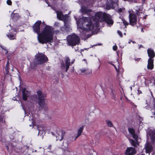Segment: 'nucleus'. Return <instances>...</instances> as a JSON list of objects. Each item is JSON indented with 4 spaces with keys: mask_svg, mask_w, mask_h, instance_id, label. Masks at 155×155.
I'll return each mask as SVG.
<instances>
[{
    "mask_svg": "<svg viewBox=\"0 0 155 155\" xmlns=\"http://www.w3.org/2000/svg\"><path fill=\"white\" fill-rule=\"evenodd\" d=\"M41 23V21H38L35 23L32 26L34 31L38 35L37 38L38 42L42 44L48 42V30L43 29L40 31V26Z\"/></svg>",
    "mask_w": 155,
    "mask_h": 155,
    "instance_id": "1",
    "label": "nucleus"
},
{
    "mask_svg": "<svg viewBox=\"0 0 155 155\" xmlns=\"http://www.w3.org/2000/svg\"><path fill=\"white\" fill-rule=\"evenodd\" d=\"M95 17L97 21L101 22H105L108 24L112 25L114 22L110 18V15L106 12H99L95 13Z\"/></svg>",
    "mask_w": 155,
    "mask_h": 155,
    "instance_id": "2",
    "label": "nucleus"
},
{
    "mask_svg": "<svg viewBox=\"0 0 155 155\" xmlns=\"http://www.w3.org/2000/svg\"><path fill=\"white\" fill-rule=\"evenodd\" d=\"M80 41L79 37L75 34L70 35L67 37L68 45L69 46H75L80 42Z\"/></svg>",
    "mask_w": 155,
    "mask_h": 155,
    "instance_id": "3",
    "label": "nucleus"
},
{
    "mask_svg": "<svg viewBox=\"0 0 155 155\" xmlns=\"http://www.w3.org/2000/svg\"><path fill=\"white\" fill-rule=\"evenodd\" d=\"M74 61V60L71 62V60L69 57H67L64 60V63L63 61L61 62V68L62 71L67 72L71 64H73Z\"/></svg>",
    "mask_w": 155,
    "mask_h": 155,
    "instance_id": "4",
    "label": "nucleus"
},
{
    "mask_svg": "<svg viewBox=\"0 0 155 155\" xmlns=\"http://www.w3.org/2000/svg\"><path fill=\"white\" fill-rule=\"evenodd\" d=\"M48 61V58L45 55L40 54L34 60L33 66L35 67L38 64H42Z\"/></svg>",
    "mask_w": 155,
    "mask_h": 155,
    "instance_id": "5",
    "label": "nucleus"
},
{
    "mask_svg": "<svg viewBox=\"0 0 155 155\" xmlns=\"http://www.w3.org/2000/svg\"><path fill=\"white\" fill-rule=\"evenodd\" d=\"M54 128L55 130L54 132H51V134L55 136L56 137V140H59L61 141L63 138L64 136V133H63L62 131L60 130H58L56 126L54 125Z\"/></svg>",
    "mask_w": 155,
    "mask_h": 155,
    "instance_id": "6",
    "label": "nucleus"
},
{
    "mask_svg": "<svg viewBox=\"0 0 155 155\" xmlns=\"http://www.w3.org/2000/svg\"><path fill=\"white\" fill-rule=\"evenodd\" d=\"M85 19H88L87 23L86 24V28L87 31H90L93 29L94 28H97L99 26L98 21H97L94 23H93L91 19L88 17H86Z\"/></svg>",
    "mask_w": 155,
    "mask_h": 155,
    "instance_id": "7",
    "label": "nucleus"
},
{
    "mask_svg": "<svg viewBox=\"0 0 155 155\" xmlns=\"http://www.w3.org/2000/svg\"><path fill=\"white\" fill-rule=\"evenodd\" d=\"M37 93L38 100V101H37L38 103L40 106L42 108L44 107L45 104L44 100L45 96L42 94L41 91H37Z\"/></svg>",
    "mask_w": 155,
    "mask_h": 155,
    "instance_id": "8",
    "label": "nucleus"
},
{
    "mask_svg": "<svg viewBox=\"0 0 155 155\" xmlns=\"http://www.w3.org/2000/svg\"><path fill=\"white\" fill-rule=\"evenodd\" d=\"M57 18L60 20H65L68 19V14L64 15L61 11L57 10L56 11Z\"/></svg>",
    "mask_w": 155,
    "mask_h": 155,
    "instance_id": "9",
    "label": "nucleus"
},
{
    "mask_svg": "<svg viewBox=\"0 0 155 155\" xmlns=\"http://www.w3.org/2000/svg\"><path fill=\"white\" fill-rule=\"evenodd\" d=\"M59 32V31L58 30H53V28L52 29L51 27L49 26V44L52 42L54 35H57Z\"/></svg>",
    "mask_w": 155,
    "mask_h": 155,
    "instance_id": "10",
    "label": "nucleus"
},
{
    "mask_svg": "<svg viewBox=\"0 0 155 155\" xmlns=\"http://www.w3.org/2000/svg\"><path fill=\"white\" fill-rule=\"evenodd\" d=\"M129 18V22L130 25L133 26L136 24L137 18V16L135 14L130 13Z\"/></svg>",
    "mask_w": 155,
    "mask_h": 155,
    "instance_id": "11",
    "label": "nucleus"
},
{
    "mask_svg": "<svg viewBox=\"0 0 155 155\" xmlns=\"http://www.w3.org/2000/svg\"><path fill=\"white\" fill-rule=\"evenodd\" d=\"M136 153L135 148L132 147L127 148L125 152L126 155H134Z\"/></svg>",
    "mask_w": 155,
    "mask_h": 155,
    "instance_id": "12",
    "label": "nucleus"
},
{
    "mask_svg": "<svg viewBox=\"0 0 155 155\" xmlns=\"http://www.w3.org/2000/svg\"><path fill=\"white\" fill-rule=\"evenodd\" d=\"M22 92L23 99L24 101H26L28 97H29L30 94V92L26 90L25 88H24L22 89Z\"/></svg>",
    "mask_w": 155,
    "mask_h": 155,
    "instance_id": "13",
    "label": "nucleus"
},
{
    "mask_svg": "<svg viewBox=\"0 0 155 155\" xmlns=\"http://www.w3.org/2000/svg\"><path fill=\"white\" fill-rule=\"evenodd\" d=\"M147 53L149 58L150 59H154L153 58L155 56V53L154 50L151 48H149L147 50Z\"/></svg>",
    "mask_w": 155,
    "mask_h": 155,
    "instance_id": "14",
    "label": "nucleus"
},
{
    "mask_svg": "<svg viewBox=\"0 0 155 155\" xmlns=\"http://www.w3.org/2000/svg\"><path fill=\"white\" fill-rule=\"evenodd\" d=\"M154 59H150L149 58L148 60V64L147 65V68L148 69L152 70L153 68Z\"/></svg>",
    "mask_w": 155,
    "mask_h": 155,
    "instance_id": "15",
    "label": "nucleus"
},
{
    "mask_svg": "<svg viewBox=\"0 0 155 155\" xmlns=\"http://www.w3.org/2000/svg\"><path fill=\"white\" fill-rule=\"evenodd\" d=\"M81 11L83 14H87L88 15H90V13L91 12L92 10L87 7H85L81 8Z\"/></svg>",
    "mask_w": 155,
    "mask_h": 155,
    "instance_id": "16",
    "label": "nucleus"
},
{
    "mask_svg": "<svg viewBox=\"0 0 155 155\" xmlns=\"http://www.w3.org/2000/svg\"><path fill=\"white\" fill-rule=\"evenodd\" d=\"M16 34H12V32L9 31V32L7 34V36L10 40H14L16 38Z\"/></svg>",
    "mask_w": 155,
    "mask_h": 155,
    "instance_id": "17",
    "label": "nucleus"
},
{
    "mask_svg": "<svg viewBox=\"0 0 155 155\" xmlns=\"http://www.w3.org/2000/svg\"><path fill=\"white\" fill-rule=\"evenodd\" d=\"M11 17L12 19L14 21L17 20L20 18V16L18 14L13 12L12 13Z\"/></svg>",
    "mask_w": 155,
    "mask_h": 155,
    "instance_id": "18",
    "label": "nucleus"
},
{
    "mask_svg": "<svg viewBox=\"0 0 155 155\" xmlns=\"http://www.w3.org/2000/svg\"><path fill=\"white\" fill-rule=\"evenodd\" d=\"M85 127V125H83L79 128L78 131V134L76 137L75 140L78 137H79L83 131V129Z\"/></svg>",
    "mask_w": 155,
    "mask_h": 155,
    "instance_id": "19",
    "label": "nucleus"
},
{
    "mask_svg": "<svg viewBox=\"0 0 155 155\" xmlns=\"http://www.w3.org/2000/svg\"><path fill=\"white\" fill-rule=\"evenodd\" d=\"M70 27H68L64 26L60 28V30L63 32V33H67L70 31Z\"/></svg>",
    "mask_w": 155,
    "mask_h": 155,
    "instance_id": "20",
    "label": "nucleus"
},
{
    "mask_svg": "<svg viewBox=\"0 0 155 155\" xmlns=\"http://www.w3.org/2000/svg\"><path fill=\"white\" fill-rule=\"evenodd\" d=\"M37 128L38 130V135L43 134L45 130V128L41 126L38 125L37 126Z\"/></svg>",
    "mask_w": 155,
    "mask_h": 155,
    "instance_id": "21",
    "label": "nucleus"
},
{
    "mask_svg": "<svg viewBox=\"0 0 155 155\" xmlns=\"http://www.w3.org/2000/svg\"><path fill=\"white\" fill-rule=\"evenodd\" d=\"M128 130L129 133L133 136L134 138H135L136 136L137 137V135L135 133V131L134 129L129 128L128 129Z\"/></svg>",
    "mask_w": 155,
    "mask_h": 155,
    "instance_id": "22",
    "label": "nucleus"
},
{
    "mask_svg": "<svg viewBox=\"0 0 155 155\" xmlns=\"http://www.w3.org/2000/svg\"><path fill=\"white\" fill-rule=\"evenodd\" d=\"M110 95L111 97V98L113 99L115 101H116V93L113 89H111Z\"/></svg>",
    "mask_w": 155,
    "mask_h": 155,
    "instance_id": "23",
    "label": "nucleus"
},
{
    "mask_svg": "<svg viewBox=\"0 0 155 155\" xmlns=\"http://www.w3.org/2000/svg\"><path fill=\"white\" fill-rule=\"evenodd\" d=\"M152 147L151 145L147 146L146 148V153H150L152 151Z\"/></svg>",
    "mask_w": 155,
    "mask_h": 155,
    "instance_id": "24",
    "label": "nucleus"
},
{
    "mask_svg": "<svg viewBox=\"0 0 155 155\" xmlns=\"http://www.w3.org/2000/svg\"><path fill=\"white\" fill-rule=\"evenodd\" d=\"M147 134L149 135L150 136L155 135V130L150 129L149 130Z\"/></svg>",
    "mask_w": 155,
    "mask_h": 155,
    "instance_id": "25",
    "label": "nucleus"
},
{
    "mask_svg": "<svg viewBox=\"0 0 155 155\" xmlns=\"http://www.w3.org/2000/svg\"><path fill=\"white\" fill-rule=\"evenodd\" d=\"M41 27H43V29H47L48 30V26L46 25L44 22H42L41 25Z\"/></svg>",
    "mask_w": 155,
    "mask_h": 155,
    "instance_id": "26",
    "label": "nucleus"
},
{
    "mask_svg": "<svg viewBox=\"0 0 155 155\" xmlns=\"http://www.w3.org/2000/svg\"><path fill=\"white\" fill-rule=\"evenodd\" d=\"M106 122L108 126L110 127H113V124L111 121L108 120H106Z\"/></svg>",
    "mask_w": 155,
    "mask_h": 155,
    "instance_id": "27",
    "label": "nucleus"
},
{
    "mask_svg": "<svg viewBox=\"0 0 155 155\" xmlns=\"http://www.w3.org/2000/svg\"><path fill=\"white\" fill-rule=\"evenodd\" d=\"M68 19H67L65 20H63L64 23V26L65 27H70L68 23Z\"/></svg>",
    "mask_w": 155,
    "mask_h": 155,
    "instance_id": "28",
    "label": "nucleus"
},
{
    "mask_svg": "<svg viewBox=\"0 0 155 155\" xmlns=\"http://www.w3.org/2000/svg\"><path fill=\"white\" fill-rule=\"evenodd\" d=\"M123 21V23L124 25H125V28L126 27V26L128 25H129V23L127 22V21L125 20L124 19H122Z\"/></svg>",
    "mask_w": 155,
    "mask_h": 155,
    "instance_id": "29",
    "label": "nucleus"
},
{
    "mask_svg": "<svg viewBox=\"0 0 155 155\" xmlns=\"http://www.w3.org/2000/svg\"><path fill=\"white\" fill-rule=\"evenodd\" d=\"M131 145L132 146L136 147V141L134 140H131Z\"/></svg>",
    "mask_w": 155,
    "mask_h": 155,
    "instance_id": "30",
    "label": "nucleus"
},
{
    "mask_svg": "<svg viewBox=\"0 0 155 155\" xmlns=\"http://www.w3.org/2000/svg\"><path fill=\"white\" fill-rule=\"evenodd\" d=\"M58 74L59 76H60V74H61V77L62 78H64V75L62 71H59L58 72Z\"/></svg>",
    "mask_w": 155,
    "mask_h": 155,
    "instance_id": "31",
    "label": "nucleus"
},
{
    "mask_svg": "<svg viewBox=\"0 0 155 155\" xmlns=\"http://www.w3.org/2000/svg\"><path fill=\"white\" fill-rule=\"evenodd\" d=\"M117 33L120 37L122 38L123 37V34L121 31L119 30H118L117 31Z\"/></svg>",
    "mask_w": 155,
    "mask_h": 155,
    "instance_id": "32",
    "label": "nucleus"
},
{
    "mask_svg": "<svg viewBox=\"0 0 155 155\" xmlns=\"http://www.w3.org/2000/svg\"><path fill=\"white\" fill-rule=\"evenodd\" d=\"M54 26L58 27H60V24L58 22H56L54 23Z\"/></svg>",
    "mask_w": 155,
    "mask_h": 155,
    "instance_id": "33",
    "label": "nucleus"
},
{
    "mask_svg": "<svg viewBox=\"0 0 155 155\" xmlns=\"http://www.w3.org/2000/svg\"><path fill=\"white\" fill-rule=\"evenodd\" d=\"M9 66H6L5 67V70L6 71V73L7 74H8V73H9V71H8V67H9Z\"/></svg>",
    "mask_w": 155,
    "mask_h": 155,
    "instance_id": "34",
    "label": "nucleus"
},
{
    "mask_svg": "<svg viewBox=\"0 0 155 155\" xmlns=\"http://www.w3.org/2000/svg\"><path fill=\"white\" fill-rule=\"evenodd\" d=\"M151 139L152 141H155V135H152L150 136Z\"/></svg>",
    "mask_w": 155,
    "mask_h": 155,
    "instance_id": "35",
    "label": "nucleus"
},
{
    "mask_svg": "<svg viewBox=\"0 0 155 155\" xmlns=\"http://www.w3.org/2000/svg\"><path fill=\"white\" fill-rule=\"evenodd\" d=\"M7 4L9 5H11L12 4V1L10 0H8L7 1Z\"/></svg>",
    "mask_w": 155,
    "mask_h": 155,
    "instance_id": "36",
    "label": "nucleus"
},
{
    "mask_svg": "<svg viewBox=\"0 0 155 155\" xmlns=\"http://www.w3.org/2000/svg\"><path fill=\"white\" fill-rule=\"evenodd\" d=\"M113 50L114 51H116L117 49V47L116 45L113 46Z\"/></svg>",
    "mask_w": 155,
    "mask_h": 155,
    "instance_id": "37",
    "label": "nucleus"
},
{
    "mask_svg": "<svg viewBox=\"0 0 155 155\" xmlns=\"http://www.w3.org/2000/svg\"><path fill=\"white\" fill-rule=\"evenodd\" d=\"M10 31H11V32H12V33L13 32H17V31H16V29L14 28H12Z\"/></svg>",
    "mask_w": 155,
    "mask_h": 155,
    "instance_id": "38",
    "label": "nucleus"
},
{
    "mask_svg": "<svg viewBox=\"0 0 155 155\" xmlns=\"http://www.w3.org/2000/svg\"><path fill=\"white\" fill-rule=\"evenodd\" d=\"M134 59L135 61L138 62L140 61L141 60V58H135Z\"/></svg>",
    "mask_w": 155,
    "mask_h": 155,
    "instance_id": "39",
    "label": "nucleus"
},
{
    "mask_svg": "<svg viewBox=\"0 0 155 155\" xmlns=\"http://www.w3.org/2000/svg\"><path fill=\"white\" fill-rule=\"evenodd\" d=\"M4 117L0 115V122H3V121Z\"/></svg>",
    "mask_w": 155,
    "mask_h": 155,
    "instance_id": "40",
    "label": "nucleus"
},
{
    "mask_svg": "<svg viewBox=\"0 0 155 155\" xmlns=\"http://www.w3.org/2000/svg\"><path fill=\"white\" fill-rule=\"evenodd\" d=\"M30 121L32 122V124L31 125H29V126H33V127H34V121H33L32 120H31Z\"/></svg>",
    "mask_w": 155,
    "mask_h": 155,
    "instance_id": "41",
    "label": "nucleus"
},
{
    "mask_svg": "<svg viewBox=\"0 0 155 155\" xmlns=\"http://www.w3.org/2000/svg\"><path fill=\"white\" fill-rule=\"evenodd\" d=\"M87 70L85 69H84V68H83V69H81L80 70V71H81V72L82 73H84V72L85 71H86Z\"/></svg>",
    "mask_w": 155,
    "mask_h": 155,
    "instance_id": "42",
    "label": "nucleus"
},
{
    "mask_svg": "<svg viewBox=\"0 0 155 155\" xmlns=\"http://www.w3.org/2000/svg\"><path fill=\"white\" fill-rule=\"evenodd\" d=\"M140 14H142V12H140L139 11H137L136 14L138 16H139L140 15Z\"/></svg>",
    "mask_w": 155,
    "mask_h": 155,
    "instance_id": "43",
    "label": "nucleus"
},
{
    "mask_svg": "<svg viewBox=\"0 0 155 155\" xmlns=\"http://www.w3.org/2000/svg\"><path fill=\"white\" fill-rule=\"evenodd\" d=\"M35 98L36 99H37V96L35 94V95H33L32 97V98L33 99V98Z\"/></svg>",
    "mask_w": 155,
    "mask_h": 155,
    "instance_id": "44",
    "label": "nucleus"
},
{
    "mask_svg": "<svg viewBox=\"0 0 155 155\" xmlns=\"http://www.w3.org/2000/svg\"><path fill=\"white\" fill-rule=\"evenodd\" d=\"M108 64H110L113 65V66H114L115 65L114 64L112 63V61H108Z\"/></svg>",
    "mask_w": 155,
    "mask_h": 155,
    "instance_id": "45",
    "label": "nucleus"
},
{
    "mask_svg": "<svg viewBox=\"0 0 155 155\" xmlns=\"http://www.w3.org/2000/svg\"><path fill=\"white\" fill-rule=\"evenodd\" d=\"M153 108L155 109V99L153 100Z\"/></svg>",
    "mask_w": 155,
    "mask_h": 155,
    "instance_id": "46",
    "label": "nucleus"
},
{
    "mask_svg": "<svg viewBox=\"0 0 155 155\" xmlns=\"http://www.w3.org/2000/svg\"><path fill=\"white\" fill-rule=\"evenodd\" d=\"M137 91H138L137 93L138 94H141L142 93V91H141L139 90V89H138L137 90Z\"/></svg>",
    "mask_w": 155,
    "mask_h": 155,
    "instance_id": "47",
    "label": "nucleus"
},
{
    "mask_svg": "<svg viewBox=\"0 0 155 155\" xmlns=\"http://www.w3.org/2000/svg\"><path fill=\"white\" fill-rule=\"evenodd\" d=\"M122 10L121 8H120L118 9V12H122Z\"/></svg>",
    "mask_w": 155,
    "mask_h": 155,
    "instance_id": "48",
    "label": "nucleus"
},
{
    "mask_svg": "<svg viewBox=\"0 0 155 155\" xmlns=\"http://www.w3.org/2000/svg\"><path fill=\"white\" fill-rule=\"evenodd\" d=\"M55 81H56V84H58V81H59L58 79V78H57L55 80Z\"/></svg>",
    "mask_w": 155,
    "mask_h": 155,
    "instance_id": "49",
    "label": "nucleus"
},
{
    "mask_svg": "<svg viewBox=\"0 0 155 155\" xmlns=\"http://www.w3.org/2000/svg\"><path fill=\"white\" fill-rule=\"evenodd\" d=\"M4 49L5 51H6V52L5 53V54H7L8 53V51L7 50V49H5V48H4V49Z\"/></svg>",
    "mask_w": 155,
    "mask_h": 155,
    "instance_id": "50",
    "label": "nucleus"
},
{
    "mask_svg": "<svg viewBox=\"0 0 155 155\" xmlns=\"http://www.w3.org/2000/svg\"><path fill=\"white\" fill-rule=\"evenodd\" d=\"M9 63L8 61L7 62V64H6V66H9Z\"/></svg>",
    "mask_w": 155,
    "mask_h": 155,
    "instance_id": "51",
    "label": "nucleus"
},
{
    "mask_svg": "<svg viewBox=\"0 0 155 155\" xmlns=\"http://www.w3.org/2000/svg\"><path fill=\"white\" fill-rule=\"evenodd\" d=\"M44 0L46 2V3L48 4V0Z\"/></svg>",
    "mask_w": 155,
    "mask_h": 155,
    "instance_id": "52",
    "label": "nucleus"
},
{
    "mask_svg": "<svg viewBox=\"0 0 155 155\" xmlns=\"http://www.w3.org/2000/svg\"><path fill=\"white\" fill-rule=\"evenodd\" d=\"M139 48L140 49V48H143V46L142 45H139Z\"/></svg>",
    "mask_w": 155,
    "mask_h": 155,
    "instance_id": "53",
    "label": "nucleus"
},
{
    "mask_svg": "<svg viewBox=\"0 0 155 155\" xmlns=\"http://www.w3.org/2000/svg\"><path fill=\"white\" fill-rule=\"evenodd\" d=\"M153 116H151V117H155V111L154 112V113H153Z\"/></svg>",
    "mask_w": 155,
    "mask_h": 155,
    "instance_id": "54",
    "label": "nucleus"
},
{
    "mask_svg": "<svg viewBox=\"0 0 155 155\" xmlns=\"http://www.w3.org/2000/svg\"><path fill=\"white\" fill-rule=\"evenodd\" d=\"M107 8L108 9H110V8L107 5Z\"/></svg>",
    "mask_w": 155,
    "mask_h": 155,
    "instance_id": "55",
    "label": "nucleus"
},
{
    "mask_svg": "<svg viewBox=\"0 0 155 155\" xmlns=\"http://www.w3.org/2000/svg\"><path fill=\"white\" fill-rule=\"evenodd\" d=\"M141 31L142 32H144V31H143V28H142L141 29Z\"/></svg>",
    "mask_w": 155,
    "mask_h": 155,
    "instance_id": "56",
    "label": "nucleus"
},
{
    "mask_svg": "<svg viewBox=\"0 0 155 155\" xmlns=\"http://www.w3.org/2000/svg\"><path fill=\"white\" fill-rule=\"evenodd\" d=\"M114 68H115V69H116V71L117 70V67H116V66L115 65L114 66Z\"/></svg>",
    "mask_w": 155,
    "mask_h": 155,
    "instance_id": "57",
    "label": "nucleus"
},
{
    "mask_svg": "<svg viewBox=\"0 0 155 155\" xmlns=\"http://www.w3.org/2000/svg\"><path fill=\"white\" fill-rule=\"evenodd\" d=\"M101 45V44H98V45H94V46H97V45Z\"/></svg>",
    "mask_w": 155,
    "mask_h": 155,
    "instance_id": "58",
    "label": "nucleus"
},
{
    "mask_svg": "<svg viewBox=\"0 0 155 155\" xmlns=\"http://www.w3.org/2000/svg\"><path fill=\"white\" fill-rule=\"evenodd\" d=\"M0 47H1V48H2V49H3L4 48H3V47L2 46V45H0Z\"/></svg>",
    "mask_w": 155,
    "mask_h": 155,
    "instance_id": "59",
    "label": "nucleus"
},
{
    "mask_svg": "<svg viewBox=\"0 0 155 155\" xmlns=\"http://www.w3.org/2000/svg\"><path fill=\"white\" fill-rule=\"evenodd\" d=\"M143 3H145V0H142Z\"/></svg>",
    "mask_w": 155,
    "mask_h": 155,
    "instance_id": "60",
    "label": "nucleus"
},
{
    "mask_svg": "<svg viewBox=\"0 0 155 155\" xmlns=\"http://www.w3.org/2000/svg\"><path fill=\"white\" fill-rule=\"evenodd\" d=\"M6 147L7 150H8V149H9L8 147V146H7Z\"/></svg>",
    "mask_w": 155,
    "mask_h": 155,
    "instance_id": "61",
    "label": "nucleus"
},
{
    "mask_svg": "<svg viewBox=\"0 0 155 155\" xmlns=\"http://www.w3.org/2000/svg\"><path fill=\"white\" fill-rule=\"evenodd\" d=\"M124 35H126V33H124Z\"/></svg>",
    "mask_w": 155,
    "mask_h": 155,
    "instance_id": "62",
    "label": "nucleus"
},
{
    "mask_svg": "<svg viewBox=\"0 0 155 155\" xmlns=\"http://www.w3.org/2000/svg\"><path fill=\"white\" fill-rule=\"evenodd\" d=\"M84 61H86V60L85 59H84L83 60Z\"/></svg>",
    "mask_w": 155,
    "mask_h": 155,
    "instance_id": "63",
    "label": "nucleus"
},
{
    "mask_svg": "<svg viewBox=\"0 0 155 155\" xmlns=\"http://www.w3.org/2000/svg\"><path fill=\"white\" fill-rule=\"evenodd\" d=\"M141 155H145L144 154H142Z\"/></svg>",
    "mask_w": 155,
    "mask_h": 155,
    "instance_id": "64",
    "label": "nucleus"
}]
</instances>
